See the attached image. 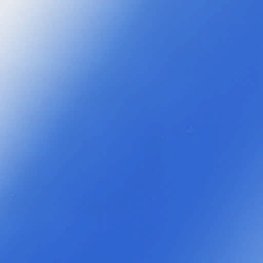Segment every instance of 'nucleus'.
Instances as JSON below:
<instances>
[{
  "label": "nucleus",
  "mask_w": 263,
  "mask_h": 263,
  "mask_svg": "<svg viewBox=\"0 0 263 263\" xmlns=\"http://www.w3.org/2000/svg\"><path fill=\"white\" fill-rule=\"evenodd\" d=\"M110 152H263V149H110Z\"/></svg>",
  "instance_id": "1"
},
{
  "label": "nucleus",
  "mask_w": 263,
  "mask_h": 263,
  "mask_svg": "<svg viewBox=\"0 0 263 263\" xmlns=\"http://www.w3.org/2000/svg\"><path fill=\"white\" fill-rule=\"evenodd\" d=\"M113 148H263V146H113Z\"/></svg>",
  "instance_id": "2"
}]
</instances>
